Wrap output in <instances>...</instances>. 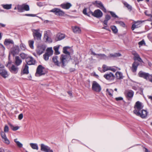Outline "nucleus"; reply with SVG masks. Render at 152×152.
<instances>
[{
    "label": "nucleus",
    "instance_id": "nucleus-1",
    "mask_svg": "<svg viewBox=\"0 0 152 152\" xmlns=\"http://www.w3.org/2000/svg\"><path fill=\"white\" fill-rule=\"evenodd\" d=\"M83 12L84 15L88 16L90 17V15L91 14L94 17L98 18H101L103 15L102 12L99 9L96 10L94 12H93L89 9L87 10V8H85L83 10Z\"/></svg>",
    "mask_w": 152,
    "mask_h": 152
},
{
    "label": "nucleus",
    "instance_id": "nucleus-2",
    "mask_svg": "<svg viewBox=\"0 0 152 152\" xmlns=\"http://www.w3.org/2000/svg\"><path fill=\"white\" fill-rule=\"evenodd\" d=\"M69 48L68 47H64L63 49V52L66 54L65 55H62L60 57V59L62 63V67H64L66 64L67 63L70 59V53L67 51V49Z\"/></svg>",
    "mask_w": 152,
    "mask_h": 152
},
{
    "label": "nucleus",
    "instance_id": "nucleus-3",
    "mask_svg": "<svg viewBox=\"0 0 152 152\" xmlns=\"http://www.w3.org/2000/svg\"><path fill=\"white\" fill-rule=\"evenodd\" d=\"M32 31L34 39L37 41L40 40L42 37V33L40 32V29H33Z\"/></svg>",
    "mask_w": 152,
    "mask_h": 152
},
{
    "label": "nucleus",
    "instance_id": "nucleus-4",
    "mask_svg": "<svg viewBox=\"0 0 152 152\" xmlns=\"http://www.w3.org/2000/svg\"><path fill=\"white\" fill-rule=\"evenodd\" d=\"M143 107V106L142 105L141 103L139 101H137L134 106L135 110L133 111V113L135 114L139 115V112L142 110Z\"/></svg>",
    "mask_w": 152,
    "mask_h": 152
},
{
    "label": "nucleus",
    "instance_id": "nucleus-5",
    "mask_svg": "<svg viewBox=\"0 0 152 152\" xmlns=\"http://www.w3.org/2000/svg\"><path fill=\"white\" fill-rule=\"evenodd\" d=\"M17 9L18 12H22L24 11H28L30 10L28 5L24 4L21 5H18Z\"/></svg>",
    "mask_w": 152,
    "mask_h": 152
},
{
    "label": "nucleus",
    "instance_id": "nucleus-6",
    "mask_svg": "<svg viewBox=\"0 0 152 152\" xmlns=\"http://www.w3.org/2000/svg\"><path fill=\"white\" fill-rule=\"evenodd\" d=\"M44 69V67L42 65H39L37 69L36 72L35 74V75L36 76H40L45 74V73L43 71Z\"/></svg>",
    "mask_w": 152,
    "mask_h": 152
},
{
    "label": "nucleus",
    "instance_id": "nucleus-7",
    "mask_svg": "<svg viewBox=\"0 0 152 152\" xmlns=\"http://www.w3.org/2000/svg\"><path fill=\"white\" fill-rule=\"evenodd\" d=\"M92 89L94 91L99 92L101 90V88L100 85L96 82L94 81L92 84Z\"/></svg>",
    "mask_w": 152,
    "mask_h": 152
},
{
    "label": "nucleus",
    "instance_id": "nucleus-8",
    "mask_svg": "<svg viewBox=\"0 0 152 152\" xmlns=\"http://www.w3.org/2000/svg\"><path fill=\"white\" fill-rule=\"evenodd\" d=\"M46 48V46L44 45H38L36 50L37 54L39 55H41L45 51Z\"/></svg>",
    "mask_w": 152,
    "mask_h": 152
},
{
    "label": "nucleus",
    "instance_id": "nucleus-9",
    "mask_svg": "<svg viewBox=\"0 0 152 152\" xmlns=\"http://www.w3.org/2000/svg\"><path fill=\"white\" fill-rule=\"evenodd\" d=\"M20 51V49L18 46L13 45L11 49V54L15 56V55L18 54Z\"/></svg>",
    "mask_w": 152,
    "mask_h": 152
},
{
    "label": "nucleus",
    "instance_id": "nucleus-10",
    "mask_svg": "<svg viewBox=\"0 0 152 152\" xmlns=\"http://www.w3.org/2000/svg\"><path fill=\"white\" fill-rule=\"evenodd\" d=\"M50 12H53L55 14L59 16H63L64 14V12L60 9L55 8L50 11Z\"/></svg>",
    "mask_w": 152,
    "mask_h": 152
},
{
    "label": "nucleus",
    "instance_id": "nucleus-11",
    "mask_svg": "<svg viewBox=\"0 0 152 152\" xmlns=\"http://www.w3.org/2000/svg\"><path fill=\"white\" fill-rule=\"evenodd\" d=\"M145 20L137 21L134 22V23L132 25V29L134 30L135 28L140 27L142 26V23Z\"/></svg>",
    "mask_w": 152,
    "mask_h": 152
},
{
    "label": "nucleus",
    "instance_id": "nucleus-12",
    "mask_svg": "<svg viewBox=\"0 0 152 152\" xmlns=\"http://www.w3.org/2000/svg\"><path fill=\"white\" fill-rule=\"evenodd\" d=\"M41 150L45 152H53V150L47 145L44 144H41Z\"/></svg>",
    "mask_w": 152,
    "mask_h": 152
},
{
    "label": "nucleus",
    "instance_id": "nucleus-13",
    "mask_svg": "<svg viewBox=\"0 0 152 152\" xmlns=\"http://www.w3.org/2000/svg\"><path fill=\"white\" fill-rule=\"evenodd\" d=\"M26 62L28 65H34L35 64L36 61L31 56H28L26 60Z\"/></svg>",
    "mask_w": 152,
    "mask_h": 152
},
{
    "label": "nucleus",
    "instance_id": "nucleus-14",
    "mask_svg": "<svg viewBox=\"0 0 152 152\" xmlns=\"http://www.w3.org/2000/svg\"><path fill=\"white\" fill-rule=\"evenodd\" d=\"M97 4V6L101 10H102L104 12H106V10L104 6L102 3L101 2L98 1H96L95 2L93 3V4Z\"/></svg>",
    "mask_w": 152,
    "mask_h": 152
},
{
    "label": "nucleus",
    "instance_id": "nucleus-15",
    "mask_svg": "<svg viewBox=\"0 0 152 152\" xmlns=\"http://www.w3.org/2000/svg\"><path fill=\"white\" fill-rule=\"evenodd\" d=\"M132 54L134 56L133 59L134 60H137L140 62H143V61L140 57L139 54L135 51H133L132 52Z\"/></svg>",
    "mask_w": 152,
    "mask_h": 152
},
{
    "label": "nucleus",
    "instance_id": "nucleus-16",
    "mask_svg": "<svg viewBox=\"0 0 152 152\" xmlns=\"http://www.w3.org/2000/svg\"><path fill=\"white\" fill-rule=\"evenodd\" d=\"M104 77L106 79L110 80H114L115 76L112 72H110L109 73L104 75Z\"/></svg>",
    "mask_w": 152,
    "mask_h": 152
},
{
    "label": "nucleus",
    "instance_id": "nucleus-17",
    "mask_svg": "<svg viewBox=\"0 0 152 152\" xmlns=\"http://www.w3.org/2000/svg\"><path fill=\"white\" fill-rule=\"evenodd\" d=\"M1 135L4 142L7 145L9 144L10 142L7 138L5 133L4 132H2L1 133Z\"/></svg>",
    "mask_w": 152,
    "mask_h": 152
},
{
    "label": "nucleus",
    "instance_id": "nucleus-18",
    "mask_svg": "<svg viewBox=\"0 0 152 152\" xmlns=\"http://www.w3.org/2000/svg\"><path fill=\"white\" fill-rule=\"evenodd\" d=\"M139 115L136 114L137 116H140L141 118H146L147 117L148 114V112L146 110H142L140 111L139 112Z\"/></svg>",
    "mask_w": 152,
    "mask_h": 152
},
{
    "label": "nucleus",
    "instance_id": "nucleus-19",
    "mask_svg": "<svg viewBox=\"0 0 152 152\" xmlns=\"http://www.w3.org/2000/svg\"><path fill=\"white\" fill-rule=\"evenodd\" d=\"M138 75L139 77H143L146 80L148 79L149 76L150 75L148 73H145L142 71L139 72L138 73Z\"/></svg>",
    "mask_w": 152,
    "mask_h": 152
},
{
    "label": "nucleus",
    "instance_id": "nucleus-20",
    "mask_svg": "<svg viewBox=\"0 0 152 152\" xmlns=\"http://www.w3.org/2000/svg\"><path fill=\"white\" fill-rule=\"evenodd\" d=\"M0 75L4 78H6L9 76L6 70L2 69H0Z\"/></svg>",
    "mask_w": 152,
    "mask_h": 152
},
{
    "label": "nucleus",
    "instance_id": "nucleus-21",
    "mask_svg": "<svg viewBox=\"0 0 152 152\" xmlns=\"http://www.w3.org/2000/svg\"><path fill=\"white\" fill-rule=\"evenodd\" d=\"M18 69L19 68L18 66L12 64L10 68V70L12 73L14 74H16L17 73Z\"/></svg>",
    "mask_w": 152,
    "mask_h": 152
},
{
    "label": "nucleus",
    "instance_id": "nucleus-22",
    "mask_svg": "<svg viewBox=\"0 0 152 152\" xmlns=\"http://www.w3.org/2000/svg\"><path fill=\"white\" fill-rule=\"evenodd\" d=\"M139 64V63L137 61H135L132 64V66L131 68L132 71L133 72H136L138 66Z\"/></svg>",
    "mask_w": 152,
    "mask_h": 152
},
{
    "label": "nucleus",
    "instance_id": "nucleus-23",
    "mask_svg": "<svg viewBox=\"0 0 152 152\" xmlns=\"http://www.w3.org/2000/svg\"><path fill=\"white\" fill-rule=\"evenodd\" d=\"M91 54H92L94 56H98L100 57V58L101 59H103L106 60V59H108V56L107 57L104 54H96L93 51H91Z\"/></svg>",
    "mask_w": 152,
    "mask_h": 152
},
{
    "label": "nucleus",
    "instance_id": "nucleus-24",
    "mask_svg": "<svg viewBox=\"0 0 152 152\" xmlns=\"http://www.w3.org/2000/svg\"><path fill=\"white\" fill-rule=\"evenodd\" d=\"M65 37V35L64 34L58 33L56 35L55 38V40L56 41H58L61 40Z\"/></svg>",
    "mask_w": 152,
    "mask_h": 152
},
{
    "label": "nucleus",
    "instance_id": "nucleus-25",
    "mask_svg": "<svg viewBox=\"0 0 152 152\" xmlns=\"http://www.w3.org/2000/svg\"><path fill=\"white\" fill-rule=\"evenodd\" d=\"M22 62V60L19 56H16L15 60V64L17 66L20 65Z\"/></svg>",
    "mask_w": 152,
    "mask_h": 152
},
{
    "label": "nucleus",
    "instance_id": "nucleus-26",
    "mask_svg": "<svg viewBox=\"0 0 152 152\" xmlns=\"http://www.w3.org/2000/svg\"><path fill=\"white\" fill-rule=\"evenodd\" d=\"M58 58V56H54L52 60L53 62L56 65L59 66L60 64H62V63L61 62V59L60 61V62H58L57 59Z\"/></svg>",
    "mask_w": 152,
    "mask_h": 152
},
{
    "label": "nucleus",
    "instance_id": "nucleus-27",
    "mask_svg": "<svg viewBox=\"0 0 152 152\" xmlns=\"http://www.w3.org/2000/svg\"><path fill=\"white\" fill-rule=\"evenodd\" d=\"M72 5L69 3L67 2L66 3H63L61 4V7L64 9H69L71 7Z\"/></svg>",
    "mask_w": 152,
    "mask_h": 152
},
{
    "label": "nucleus",
    "instance_id": "nucleus-28",
    "mask_svg": "<svg viewBox=\"0 0 152 152\" xmlns=\"http://www.w3.org/2000/svg\"><path fill=\"white\" fill-rule=\"evenodd\" d=\"M4 44L6 46H8L10 44L13 45H14V43L13 40L10 39H6L4 41Z\"/></svg>",
    "mask_w": 152,
    "mask_h": 152
},
{
    "label": "nucleus",
    "instance_id": "nucleus-29",
    "mask_svg": "<svg viewBox=\"0 0 152 152\" xmlns=\"http://www.w3.org/2000/svg\"><path fill=\"white\" fill-rule=\"evenodd\" d=\"M133 95L134 92L132 90H129L127 92L126 96L127 99L129 100L130 99L133 97Z\"/></svg>",
    "mask_w": 152,
    "mask_h": 152
},
{
    "label": "nucleus",
    "instance_id": "nucleus-30",
    "mask_svg": "<svg viewBox=\"0 0 152 152\" xmlns=\"http://www.w3.org/2000/svg\"><path fill=\"white\" fill-rule=\"evenodd\" d=\"M116 77L117 79L121 80L123 78L122 73L120 72H117L115 73Z\"/></svg>",
    "mask_w": 152,
    "mask_h": 152
},
{
    "label": "nucleus",
    "instance_id": "nucleus-31",
    "mask_svg": "<svg viewBox=\"0 0 152 152\" xmlns=\"http://www.w3.org/2000/svg\"><path fill=\"white\" fill-rule=\"evenodd\" d=\"M53 53V51L52 50V48H49L46 49V52L45 53L48 55L49 56L52 55Z\"/></svg>",
    "mask_w": 152,
    "mask_h": 152
},
{
    "label": "nucleus",
    "instance_id": "nucleus-32",
    "mask_svg": "<svg viewBox=\"0 0 152 152\" xmlns=\"http://www.w3.org/2000/svg\"><path fill=\"white\" fill-rule=\"evenodd\" d=\"M111 18L110 16L108 15H105L104 20L103 22V23L106 25H107L108 21Z\"/></svg>",
    "mask_w": 152,
    "mask_h": 152
},
{
    "label": "nucleus",
    "instance_id": "nucleus-33",
    "mask_svg": "<svg viewBox=\"0 0 152 152\" xmlns=\"http://www.w3.org/2000/svg\"><path fill=\"white\" fill-rule=\"evenodd\" d=\"M121 56V54L120 53H114V54H110L109 56H108V58L112 57L115 58L118 57L120 56Z\"/></svg>",
    "mask_w": 152,
    "mask_h": 152
},
{
    "label": "nucleus",
    "instance_id": "nucleus-34",
    "mask_svg": "<svg viewBox=\"0 0 152 152\" xmlns=\"http://www.w3.org/2000/svg\"><path fill=\"white\" fill-rule=\"evenodd\" d=\"M73 30L74 33H80L81 31L80 28L77 26L74 27L73 28Z\"/></svg>",
    "mask_w": 152,
    "mask_h": 152
},
{
    "label": "nucleus",
    "instance_id": "nucleus-35",
    "mask_svg": "<svg viewBox=\"0 0 152 152\" xmlns=\"http://www.w3.org/2000/svg\"><path fill=\"white\" fill-rule=\"evenodd\" d=\"M30 145L33 149L37 150H38V146L37 143H30Z\"/></svg>",
    "mask_w": 152,
    "mask_h": 152
},
{
    "label": "nucleus",
    "instance_id": "nucleus-36",
    "mask_svg": "<svg viewBox=\"0 0 152 152\" xmlns=\"http://www.w3.org/2000/svg\"><path fill=\"white\" fill-rule=\"evenodd\" d=\"M23 73L24 74H27L29 73L28 66L27 64H26L23 70Z\"/></svg>",
    "mask_w": 152,
    "mask_h": 152
},
{
    "label": "nucleus",
    "instance_id": "nucleus-37",
    "mask_svg": "<svg viewBox=\"0 0 152 152\" xmlns=\"http://www.w3.org/2000/svg\"><path fill=\"white\" fill-rule=\"evenodd\" d=\"M20 57L23 59H26V58L28 57L27 54L24 53H20Z\"/></svg>",
    "mask_w": 152,
    "mask_h": 152
},
{
    "label": "nucleus",
    "instance_id": "nucleus-38",
    "mask_svg": "<svg viewBox=\"0 0 152 152\" xmlns=\"http://www.w3.org/2000/svg\"><path fill=\"white\" fill-rule=\"evenodd\" d=\"M124 5L127 7L129 11H131L132 10V7L129 4L126 2H124L123 3Z\"/></svg>",
    "mask_w": 152,
    "mask_h": 152
},
{
    "label": "nucleus",
    "instance_id": "nucleus-39",
    "mask_svg": "<svg viewBox=\"0 0 152 152\" xmlns=\"http://www.w3.org/2000/svg\"><path fill=\"white\" fill-rule=\"evenodd\" d=\"M2 6L4 8L7 10H9L11 8L12 4H3L2 5Z\"/></svg>",
    "mask_w": 152,
    "mask_h": 152
},
{
    "label": "nucleus",
    "instance_id": "nucleus-40",
    "mask_svg": "<svg viewBox=\"0 0 152 152\" xmlns=\"http://www.w3.org/2000/svg\"><path fill=\"white\" fill-rule=\"evenodd\" d=\"M44 38L46 40V42H52V39L49 38L48 36V35L47 34H44Z\"/></svg>",
    "mask_w": 152,
    "mask_h": 152
},
{
    "label": "nucleus",
    "instance_id": "nucleus-41",
    "mask_svg": "<svg viewBox=\"0 0 152 152\" xmlns=\"http://www.w3.org/2000/svg\"><path fill=\"white\" fill-rule=\"evenodd\" d=\"M110 66H107L105 65H103L102 66L103 71V72H104L106 71L109 70V69L110 68Z\"/></svg>",
    "mask_w": 152,
    "mask_h": 152
},
{
    "label": "nucleus",
    "instance_id": "nucleus-42",
    "mask_svg": "<svg viewBox=\"0 0 152 152\" xmlns=\"http://www.w3.org/2000/svg\"><path fill=\"white\" fill-rule=\"evenodd\" d=\"M110 28L114 33H117L118 30L115 26H111Z\"/></svg>",
    "mask_w": 152,
    "mask_h": 152
},
{
    "label": "nucleus",
    "instance_id": "nucleus-43",
    "mask_svg": "<svg viewBox=\"0 0 152 152\" xmlns=\"http://www.w3.org/2000/svg\"><path fill=\"white\" fill-rule=\"evenodd\" d=\"M28 43L30 48L31 49H33L34 48V41L32 40H29L28 41Z\"/></svg>",
    "mask_w": 152,
    "mask_h": 152
},
{
    "label": "nucleus",
    "instance_id": "nucleus-44",
    "mask_svg": "<svg viewBox=\"0 0 152 152\" xmlns=\"http://www.w3.org/2000/svg\"><path fill=\"white\" fill-rule=\"evenodd\" d=\"M109 12L110 13L112 17L118 18H119V17L114 12L110 11Z\"/></svg>",
    "mask_w": 152,
    "mask_h": 152
},
{
    "label": "nucleus",
    "instance_id": "nucleus-45",
    "mask_svg": "<svg viewBox=\"0 0 152 152\" xmlns=\"http://www.w3.org/2000/svg\"><path fill=\"white\" fill-rule=\"evenodd\" d=\"M115 23L116 24H118L123 27L125 26V24L122 21H115Z\"/></svg>",
    "mask_w": 152,
    "mask_h": 152
},
{
    "label": "nucleus",
    "instance_id": "nucleus-46",
    "mask_svg": "<svg viewBox=\"0 0 152 152\" xmlns=\"http://www.w3.org/2000/svg\"><path fill=\"white\" fill-rule=\"evenodd\" d=\"M10 126H11V129L14 131L17 130L19 128V127L18 126H16L15 127L11 124H10Z\"/></svg>",
    "mask_w": 152,
    "mask_h": 152
},
{
    "label": "nucleus",
    "instance_id": "nucleus-47",
    "mask_svg": "<svg viewBox=\"0 0 152 152\" xmlns=\"http://www.w3.org/2000/svg\"><path fill=\"white\" fill-rule=\"evenodd\" d=\"M5 48L3 46V45L1 44V43H0V50H1V52L2 53H3L4 52L5 50Z\"/></svg>",
    "mask_w": 152,
    "mask_h": 152
},
{
    "label": "nucleus",
    "instance_id": "nucleus-48",
    "mask_svg": "<svg viewBox=\"0 0 152 152\" xmlns=\"http://www.w3.org/2000/svg\"><path fill=\"white\" fill-rule=\"evenodd\" d=\"M20 47L21 49L23 50H24L26 49V47L25 45L22 43L20 45Z\"/></svg>",
    "mask_w": 152,
    "mask_h": 152
},
{
    "label": "nucleus",
    "instance_id": "nucleus-49",
    "mask_svg": "<svg viewBox=\"0 0 152 152\" xmlns=\"http://www.w3.org/2000/svg\"><path fill=\"white\" fill-rule=\"evenodd\" d=\"M147 12H148V11L146 10L145 12V15L147 16L150 17L152 18V19H151V21H152V11H151V14H147Z\"/></svg>",
    "mask_w": 152,
    "mask_h": 152
},
{
    "label": "nucleus",
    "instance_id": "nucleus-50",
    "mask_svg": "<svg viewBox=\"0 0 152 152\" xmlns=\"http://www.w3.org/2000/svg\"><path fill=\"white\" fill-rule=\"evenodd\" d=\"M49 57L50 56L45 53L43 55L45 61H47L49 59Z\"/></svg>",
    "mask_w": 152,
    "mask_h": 152
},
{
    "label": "nucleus",
    "instance_id": "nucleus-51",
    "mask_svg": "<svg viewBox=\"0 0 152 152\" xmlns=\"http://www.w3.org/2000/svg\"><path fill=\"white\" fill-rule=\"evenodd\" d=\"M138 44L139 45V47L142 45H145V43L144 40H142L138 42Z\"/></svg>",
    "mask_w": 152,
    "mask_h": 152
},
{
    "label": "nucleus",
    "instance_id": "nucleus-52",
    "mask_svg": "<svg viewBox=\"0 0 152 152\" xmlns=\"http://www.w3.org/2000/svg\"><path fill=\"white\" fill-rule=\"evenodd\" d=\"M111 91L113 92V90L111 89L109 91L108 88H107L106 90V92H107L109 95L111 96H112V94L111 93Z\"/></svg>",
    "mask_w": 152,
    "mask_h": 152
},
{
    "label": "nucleus",
    "instance_id": "nucleus-53",
    "mask_svg": "<svg viewBox=\"0 0 152 152\" xmlns=\"http://www.w3.org/2000/svg\"><path fill=\"white\" fill-rule=\"evenodd\" d=\"M16 144L19 148H21L22 147L23 145L21 143H20L19 141L18 142H16Z\"/></svg>",
    "mask_w": 152,
    "mask_h": 152
},
{
    "label": "nucleus",
    "instance_id": "nucleus-54",
    "mask_svg": "<svg viewBox=\"0 0 152 152\" xmlns=\"http://www.w3.org/2000/svg\"><path fill=\"white\" fill-rule=\"evenodd\" d=\"M9 130V127L8 126H5L4 128V131L5 132H7Z\"/></svg>",
    "mask_w": 152,
    "mask_h": 152
},
{
    "label": "nucleus",
    "instance_id": "nucleus-55",
    "mask_svg": "<svg viewBox=\"0 0 152 152\" xmlns=\"http://www.w3.org/2000/svg\"><path fill=\"white\" fill-rule=\"evenodd\" d=\"M109 70H111L114 72H115L116 71V69L114 68L113 67L110 66V68L109 69Z\"/></svg>",
    "mask_w": 152,
    "mask_h": 152
},
{
    "label": "nucleus",
    "instance_id": "nucleus-56",
    "mask_svg": "<svg viewBox=\"0 0 152 152\" xmlns=\"http://www.w3.org/2000/svg\"><path fill=\"white\" fill-rule=\"evenodd\" d=\"M25 16H31V17H35L36 16V15L35 14H26L24 15Z\"/></svg>",
    "mask_w": 152,
    "mask_h": 152
},
{
    "label": "nucleus",
    "instance_id": "nucleus-57",
    "mask_svg": "<svg viewBox=\"0 0 152 152\" xmlns=\"http://www.w3.org/2000/svg\"><path fill=\"white\" fill-rule=\"evenodd\" d=\"M37 5L39 7H41L43 6V4L41 2H37Z\"/></svg>",
    "mask_w": 152,
    "mask_h": 152
},
{
    "label": "nucleus",
    "instance_id": "nucleus-58",
    "mask_svg": "<svg viewBox=\"0 0 152 152\" xmlns=\"http://www.w3.org/2000/svg\"><path fill=\"white\" fill-rule=\"evenodd\" d=\"M23 115L22 113H21L18 116V118L19 120H21L23 118Z\"/></svg>",
    "mask_w": 152,
    "mask_h": 152
},
{
    "label": "nucleus",
    "instance_id": "nucleus-59",
    "mask_svg": "<svg viewBox=\"0 0 152 152\" xmlns=\"http://www.w3.org/2000/svg\"><path fill=\"white\" fill-rule=\"evenodd\" d=\"M115 100L117 101H118L119 100H122L123 99V98L122 97H116L115 98Z\"/></svg>",
    "mask_w": 152,
    "mask_h": 152
},
{
    "label": "nucleus",
    "instance_id": "nucleus-60",
    "mask_svg": "<svg viewBox=\"0 0 152 152\" xmlns=\"http://www.w3.org/2000/svg\"><path fill=\"white\" fill-rule=\"evenodd\" d=\"M148 80L152 83V75H150L149 77Z\"/></svg>",
    "mask_w": 152,
    "mask_h": 152
},
{
    "label": "nucleus",
    "instance_id": "nucleus-61",
    "mask_svg": "<svg viewBox=\"0 0 152 152\" xmlns=\"http://www.w3.org/2000/svg\"><path fill=\"white\" fill-rule=\"evenodd\" d=\"M53 49L55 51H57L58 50L59 47L57 46H55L54 47Z\"/></svg>",
    "mask_w": 152,
    "mask_h": 152
},
{
    "label": "nucleus",
    "instance_id": "nucleus-62",
    "mask_svg": "<svg viewBox=\"0 0 152 152\" xmlns=\"http://www.w3.org/2000/svg\"><path fill=\"white\" fill-rule=\"evenodd\" d=\"M107 25H106V26H104V27L102 28V29H106L107 30L109 31V28H107Z\"/></svg>",
    "mask_w": 152,
    "mask_h": 152
},
{
    "label": "nucleus",
    "instance_id": "nucleus-63",
    "mask_svg": "<svg viewBox=\"0 0 152 152\" xmlns=\"http://www.w3.org/2000/svg\"><path fill=\"white\" fill-rule=\"evenodd\" d=\"M75 69L74 68H71L70 69V71L71 72H73L75 71Z\"/></svg>",
    "mask_w": 152,
    "mask_h": 152
},
{
    "label": "nucleus",
    "instance_id": "nucleus-64",
    "mask_svg": "<svg viewBox=\"0 0 152 152\" xmlns=\"http://www.w3.org/2000/svg\"><path fill=\"white\" fill-rule=\"evenodd\" d=\"M0 26L2 27H4L5 26V25L2 24V23H0Z\"/></svg>",
    "mask_w": 152,
    "mask_h": 152
}]
</instances>
